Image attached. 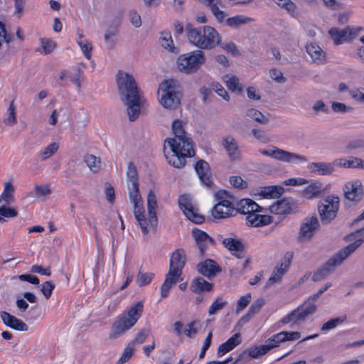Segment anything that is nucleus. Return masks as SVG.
<instances>
[{
  "instance_id": "1",
  "label": "nucleus",
  "mask_w": 364,
  "mask_h": 364,
  "mask_svg": "<svg viewBox=\"0 0 364 364\" xmlns=\"http://www.w3.org/2000/svg\"><path fill=\"white\" fill-rule=\"evenodd\" d=\"M174 138L165 140L164 155L168 163L177 168L186 165V158L195 155L193 140L188 137L184 129L173 131Z\"/></svg>"
},
{
  "instance_id": "2",
  "label": "nucleus",
  "mask_w": 364,
  "mask_h": 364,
  "mask_svg": "<svg viewBox=\"0 0 364 364\" xmlns=\"http://www.w3.org/2000/svg\"><path fill=\"white\" fill-rule=\"evenodd\" d=\"M118 92L122 102L127 106L129 119L135 121L141 111L140 96L134 76L119 70L116 76Z\"/></svg>"
},
{
  "instance_id": "3",
  "label": "nucleus",
  "mask_w": 364,
  "mask_h": 364,
  "mask_svg": "<svg viewBox=\"0 0 364 364\" xmlns=\"http://www.w3.org/2000/svg\"><path fill=\"white\" fill-rule=\"evenodd\" d=\"M185 29L190 43L199 50H212L220 44V35L213 27L204 26L196 28L188 23Z\"/></svg>"
},
{
  "instance_id": "4",
  "label": "nucleus",
  "mask_w": 364,
  "mask_h": 364,
  "mask_svg": "<svg viewBox=\"0 0 364 364\" xmlns=\"http://www.w3.org/2000/svg\"><path fill=\"white\" fill-rule=\"evenodd\" d=\"M161 92L159 102L165 109L174 110L179 107L182 93L180 87L173 80H164L159 87Z\"/></svg>"
},
{
  "instance_id": "5",
  "label": "nucleus",
  "mask_w": 364,
  "mask_h": 364,
  "mask_svg": "<svg viewBox=\"0 0 364 364\" xmlns=\"http://www.w3.org/2000/svg\"><path fill=\"white\" fill-rule=\"evenodd\" d=\"M205 53L201 50H196L180 55L177 59L178 70L186 74L196 73L205 63Z\"/></svg>"
},
{
  "instance_id": "6",
  "label": "nucleus",
  "mask_w": 364,
  "mask_h": 364,
  "mask_svg": "<svg viewBox=\"0 0 364 364\" xmlns=\"http://www.w3.org/2000/svg\"><path fill=\"white\" fill-rule=\"evenodd\" d=\"M215 197L218 203L211 210V215L215 219H225L237 215L234 205L228 200L230 196L227 191L220 190Z\"/></svg>"
},
{
  "instance_id": "7",
  "label": "nucleus",
  "mask_w": 364,
  "mask_h": 364,
  "mask_svg": "<svg viewBox=\"0 0 364 364\" xmlns=\"http://www.w3.org/2000/svg\"><path fill=\"white\" fill-rule=\"evenodd\" d=\"M340 199L338 196H329L318 203V211L321 221L327 224L333 220L338 213Z\"/></svg>"
},
{
  "instance_id": "8",
  "label": "nucleus",
  "mask_w": 364,
  "mask_h": 364,
  "mask_svg": "<svg viewBox=\"0 0 364 364\" xmlns=\"http://www.w3.org/2000/svg\"><path fill=\"white\" fill-rule=\"evenodd\" d=\"M259 152L264 156L272 157L276 160L285 163L292 164L296 161L307 162L308 159L304 155H300L294 152L285 151L284 149L273 147V149H259Z\"/></svg>"
},
{
  "instance_id": "9",
  "label": "nucleus",
  "mask_w": 364,
  "mask_h": 364,
  "mask_svg": "<svg viewBox=\"0 0 364 364\" xmlns=\"http://www.w3.org/2000/svg\"><path fill=\"white\" fill-rule=\"evenodd\" d=\"M364 237L355 240L348 246L338 252L333 257L330 258L323 265V270L331 272L335 267L340 264L346 257L353 253L363 242Z\"/></svg>"
},
{
  "instance_id": "10",
  "label": "nucleus",
  "mask_w": 364,
  "mask_h": 364,
  "mask_svg": "<svg viewBox=\"0 0 364 364\" xmlns=\"http://www.w3.org/2000/svg\"><path fill=\"white\" fill-rule=\"evenodd\" d=\"M178 205L186 217L191 221L196 224H200L204 221V217L195 211L192 198L188 195L183 194L179 197Z\"/></svg>"
},
{
  "instance_id": "11",
  "label": "nucleus",
  "mask_w": 364,
  "mask_h": 364,
  "mask_svg": "<svg viewBox=\"0 0 364 364\" xmlns=\"http://www.w3.org/2000/svg\"><path fill=\"white\" fill-rule=\"evenodd\" d=\"M344 196L349 202L358 204L360 202L364 196V191L360 181L348 182L343 186Z\"/></svg>"
},
{
  "instance_id": "12",
  "label": "nucleus",
  "mask_w": 364,
  "mask_h": 364,
  "mask_svg": "<svg viewBox=\"0 0 364 364\" xmlns=\"http://www.w3.org/2000/svg\"><path fill=\"white\" fill-rule=\"evenodd\" d=\"M318 227L319 222L316 215L306 218L300 228L299 240L300 241L309 240Z\"/></svg>"
},
{
  "instance_id": "13",
  "label": "nucleus",
  "mask_w": 364,
  "mask_h": 364,
  "mask_svg": "<svg viewBox=\"0 0 364 364\" xmlns=\"http://www.w3.org/2000/svg\"><path fill=\"white\" fill-rule=\"evenodd\" d=\"M328 33L333 40L335 44L338 45L344 41L354 38L358 33L357 29L350 28L347 26L344 29L340 30L337 28H331Z\"/></svg>"
},
{
  "instance_id": "14",
  "label": "nucleus",
  "mask_w": 364,
  "mask_h": 364,
  "mask_svg": "<svg viewBox=\"0 0 364 364\" xmlns=\"http://www.w3.org/2000/svg\"><path fill=\"white\" fill-rule=\"evenodd\" d=\"M194 168L200 181L205 186L211 187L213 185L212 174L208 163L200 159L196 163Z\"/></svg>"
},
{
  "instance_id": "15",
  "label": "nucleus",
  "mask_w": 364,
  "mask_h": 364,
  "mask_svg": "<svg viewBox=\"0 0 364 364\" xmlns=\"http://www.w3.org/2000/svg\"><path fill=\"white\" fill-rule=\"evenodd\" d=\"M186 261L183 250H176L171 256L168 273H181Z\"/></svg>"
},
{
  "instance_id": "16",
  "label": "nucleus",
  "mask_w": 364,
  "mask_h": 364,
  "mask_svg": "<svg viewBox=\"0 0 364 364\" xmlns=\"http://www.w3.org/2000/svg\"><path fill=\"white\" fill-rule=\"evenodd\" d=\"M127 177L128 179V188L129 198H134V194L139 193L138 183V173L134 163L128 164Z\"/></svg>"
},
{
  "instance_id": "17",
  "label": "nucleus",
  "mask_w": 364,
  "mask_h": 364,
  "mask_svg": "<svg viewBox=\"0 0 364 364\" xmlns=\"http://www.w3.org/2000/svg\"><path fill=\"white\" fill-rule=\"evenodd\" d=\"M295 208V204L291 198H283L277 200L269 207L272 213L287 215L290 214Z\"/></svg>"
},
{
  "instance_id": "18",
  "label": "nucleus",
  "mask_w": 364,
  "mask_h": 364,
  "mask_svg": "<svg viewBox=\"0 0 364 364\" xmlns=\"http://www.w3.org/2000/svg\"><path fill=\"white\" fill-rule=\"evenodd\" d=\"M0 316L4 324L14 330L20 331L28 330V326L26 323L6 311H1Z\"/></svg>"
},
{
  "instance_id": "19",
  "label": "nucleus",
  "mask_w": 364,
  "mask_h": 364,
  "mask_svg": "<svg viewBox=\"0 0 364 364\" xmlns=\"http://www.w3.org/2000/svg\"><path fill=\"white\" fill-rule=\"evenodd\" d=\"M235 210L237 211V214L241 213L249 215L253 212H261L262 208L252 199L243 198L237 203Z\"/></svg>"
},
{
  "instance_id": "20",
  "label": "nucleus",
  "mask_w": 364,
  "mask_h": 364,
  "mask_svg": "<svg viewBox=\"0 0 364 364\" xmlns=\"http://www.w3.org/2000/svg\"><path fill=\"white\" fill-rule=\"evenodd\" d=\"M132 326V323L125 319V317L120 316L113 323L109 338L110 339H115L124 334Z\"/></svg>"
},
{
  "instance_id": "21",
  "label": "nucleus",
  "mask_w": 364,
  "mask_h": 364,
  "mask_svg": "<svg viewBox=\"0 0 364 364\" xmlns=\"http://www.w3.org/2000/svg\"><path fill=\"white\" fill-rule=\"evenodd\" d=\"M157 208L156 196L153 191H150L147 196V208L149 213V221L154 231L156 230L158 219L156 209Z\"/></svg>"
},
{
  "instance_id": "22",
  "label": "nucleus",
  "mask_w": 364,
  "mask_h": 364,
  "mask_svg": "<svg viewBox=\"0 0 364 364\" xmlns=\"http://www.w3.org/2000/svg\"><path fill=\"white\" fill-rule=\"evenodd\" d=\"M222 145L231 160L235 161L240 159V154L238 143L232 136L224 137L222 140Z\"/></svg>"
},
{
  "instance_id": "23",
  "label": "nucleus",
  "mask_w": 364,
  "mask_h": 364,
  "mask_svg": "<svg viewBox=\"0 0 364 364\" xmlns=\"http://www.w3.org/2000/svg\"><path fill=\"white\" fill-rule=\"evenodd\" d=\"M192 235L198 247L201 254L204 252L208 245H213L214 240L205 232L195 228L192 230Z\"/></svg>"
},
{
  "instance_id": "24",
  "label": "nucleus",
  "mask_w": 364,
  "mask_h": 364,
  "mask_svg": "<svg viewBox=\"0 0 364 364\" xmlns=\"http://www.w3.org/2000/svg\"><path fill=\"white\" fill-rule=\"evenodd\" d=\"M306 53L309 55L314 63L321 65L326 60V53L315 43H311L306 46Z\"/></svg>"
},
{
  "instance_id": "25",
  "label": "nucleus",
  "mask_w": 364,
  "mask_h": 364,
  "mask_svg": "<svg viewBox=\"0 0 364 364\" xmlns=\"http://www.w3.org/2000/svg\"><path fill=\"white\" fill-rule=\"evenodd\" d=\"M257 212H253L247 216V224L250 227H259L267 225L272 222V218L267 215L257 214Z\"/></svg>"
},
{
  "instance_id": "26",
  "label": "nucleus",
  "mask_w": 364,
  "mask_h": 364,
  "mask_svg": "<svg viewBox=\"0 0 364 364\" xmlns=\"http://www.w3.org/2000/svg\"><path fill=\"white\" fill-rule=\"evenodd\" d=\"M240 333H235L227 341L220 344L218 348L217 355L221 357L226 353L234 349L241 343Z\"/></svg>"
},
{
  "instance_id": "27",
  "label": "nucleus",
  "mask_w": 364,
  "mask_h": 364,
  "mask_svg": "<svg viewBox=\"0 0 364 364\" xmlns=\"http://www.w3.org/2000/svg\"><path fill=\"white\" fill-rule=\"evenodd\" d=\"M336 165L333 163H310L308 165L309 169L314 173H318L320 175H331L334 171Z\"/></svg>"
},
{
  "instance_id": "28",
  "label": "nucleus",
  "mask_w": 364,
  "mask_h": 364,
  "mask_svg": "<svg viewBox=\"0 0 364 364\" xmlns=\"http://www.w3.org/2000/svg\"><path fill=\"white\" fill-rule=\"evenodd\" d=\"M143 309V302L138 301L128 310L127 315L122 316L125 317V319H127L134 326L141 317Z\"/></svg>"
},
{
  "instance_id": "29",
  "label": "nucleus",
  "mask_w": 364,
  "mask_h": 364,
  "mask_svg": "<svg viewBox=\"0 0 364 364\" xmlns=\"http://www.w3.org/2000/svg\"><path fill=\"white\" fill-rule=\"evenodd\" d=\"M213 285L206 282L202 277L194 279L190 286V290L196 294H200L205 291H211Z\"/></svg>"
},
{
  "instance_id": "30",
  "label": "nucleus",
  "mask_w": 364,
  "mask_h": 364,
  "mask_svg": "<svg viewBox=\"0 0 364 364\" xmlns=\"http://www.w3.org/2000/svg\"><path fill=\"white\" fill-rule=\"evenodd\" d=\"M198 273H218L222 271L217 262L211 259H207L197 265Z\"/></svg>"
},
{
  "instance_id": "31",
  "label": "nucleus",
  "mask_w": 364,
  "mask_h": 364,
  "mask_svg": "<svg viewBox=\"0 0 364 364\" xmlns=\"http://www.w3.org/2000/svg\"><path fill=\"white\" fill-rule=\"evenodd\" d=\"M223 244L224 246L228 248L231 252H237L238 254H235V255L238 258H242V253L244 250L245 246L242 243L240 240L232 237L225 238L223 240Z\"/></svg>"
},
{
  "instance_id": "32",
  "label": "nucleus",
  "mask_w": 364,
  "mask_h": 364,
  "mask_svg": "<svg viewBox=\"0 0 364 364\" xmlns=\"http://www.w3.org/2000/svg\"><path fill=\"white\" fill-rule=\"evenodd\" d=\"M181 274H168L164 284L161 287V296L165 298L168 296L169 290L177 282L183 280L181 277Z\"/></svg>"
},
{
  "instance_id": "33",
  "label": "nucleus",
  "mask_w": 364,
  "mask_h": 364,
  "mask_svg": "<svg viewBox=\"0 0 364 364\" xmlns=\"http://www.w3.org/2000/svg\"><path fill=\"white\" fill-rule=\"evenodd\" d=\"M306 317L307 316L303 311L302 308H300L299 306L297 309L293 310L291 313H289L288 315L284 316L281 320V323H282L284 324L288 323L290 321H294V323H297V322L304 321Z\"/></svg>"
},
{
  "instance_id": "34",
  "label": "nucleus",
  "mask_w": 364,
  "mask_h": 364,
  "mask_svg": "<svg viewBox=\"0 0 364 364\" xmlns=\"http://www.w3.org/2000/svg\"><path fill=\"white\" fill-rule=\"evenodd\" d=\"M320 295L318 293L309 296L301 306L300 308H302L303 311L309 316V315L313 314L317 308V306L315 301L318 299Z\"/></svg>"
},
{
  "instance_id": "35",
  "label": "nucleus",
  "mask_w": 364,
  "mask_h": 364,
  "mask_svg": "<svg viewBox=\"0 0 364 364\" xmlns=\"http://www.w3.org/2000/svg\"><path fill=\"white\" fill-rule=\"evenodd\" d=\"M283 193L284 188L282 186H272L262 188L259 194L265 198H276Z\"/></svg>"
},
{
  "instance_id": "36",
  "label": "nucleus",
  "mask_w": 364,
  "mask_h": 364,
  "mask_svg": "<svg viewBox=\"0 0 364 364\" xmlns=\"http://www.w3.org/2000/svg\"><path fill=\"white\" fill-rule=\"evenodd\" d=\"M134 198H129L130 201L134 206V216L136 220H139L144 218V209L142 205V200L140 193L134 194Z\"/></svg>"
},
{
  "instance_id": "37",
  "label": "nucleus",
  "mask_w": 364,
  "mask_h": 364,
  "mask_svg": "<svg viewBox=\"0 0 364 364\" xmlns=\"http://www.w3.org/2000/svg\"><path fill=\"white\" fill-rule=\"evenodd\" d=\"M275 348V345L272 344H265L259 346H255V348H249L248 351L250 353L251 358H258L259 356L265 355L270 350Z\"/></svg>"
},
{
  "instance_id": "38",
  "label": "nucleus",
  "mask_w": 364,
  "mask_h": 364,
  "mask_svg": "<svg viewBox=\"0 0 364 364\" xmlns=\"http://www.w3.org/2000/svg\"><path fill=\"white\" fill-rule=\"evenodd\" d=\"M84 161L89 169L93 173H97L100 168L101 161L93 154H86L84 157Z\"/></svg>"
},
{
  "instance_id": "39",
  "label": "nucleus",
  "mask_w": 364,
  "mask_h": 364,
  "mask_svg": "<svg viewBox=\"0 0 364 364\" xmlns=\"http://www.w3.org/2000/svg\"><path fill=\"white\" fill-rule=\"evenodd\" d=\"M346 318H346V315H343L341 316L331 318L330 320L325 322L322 325V326L321 328V331L323 332H326L329 330L333 329V328H336L338 326L343 323L344 321H346Z\"/></svg>"
},
{
  "instance_id": "40",
  "label": "nucleus",
  "mask_w": 364,
  "mask_h": 364,
  "mask_svg": "<svg viewBox=\"0 0 364 364\" xmlns=\"http://www.w3.org/2000/svg\"><path fill=\"white\" fill-rule=\"evenodd\" d=\"M252 21V18L249 17L237 15L231 18H228L226 21V23L229 26L234 28H237L241 25L250 23Z\"/></svg>"
},
{
  "instance_id": "41",
  "label": "nucleus",
  "mask_w": 364,
  "mask_h": 364,
  "mask_svg": "<svg viewBox=\"0 0 364 364\" xmlns=\"http://www.w3.org/2000/svg\"><path fill=\"white\" fill-rule=\"evenodd\" d=\"M160 45L168 50V51H174L176 48L173 46V42L171 38V35L169 32L163 31L161 33V37L159 38Z\"/></svg>"
},
{
  "instance_id": "42",
  "label": "nucleus",
  "mask_w": 364,
  "mask_h": 364,
  "mask_svg": "<svg viewBox=\"0 0 364 364\" xmlns=\"http://www.w3.org/2000/svg\"><path fill=\"white\" fill-rule=\"evenodd\" d=\"M321 193V183L315 182L306 187L304 193L307 198H312L318 196Z\"/></svg>"
},
{
  "instance_id": "43",
  "label": "nucleus",
  "mask_w": 364,
  "mask_h": 364,
  "mask_svg": "<svg viewBox=\"0 0 364 364\" xmlns=\"http://www.w3.org/2000/svg\"><path fill=\"white\" fill-rule=\"evenodd\" d=\"M4 123L8 126H14L17 123L16 105L14 100L10 102L7 117L4 119Z\"/></svg>"
},
{
  "instance_id": "44",
  "label": "nucleus",
  "mask_w": 364,
  "mask_h": 364,
  "mask_svg": "<svg viewBox=\"0 0 364 364\" xmlns=\"http://www.w3.org/2000/svg\"><path fill=\"white\" fill-rule=\"evenodd\" d=\"M15 188L11 181L4 183V191L1 196L2 200L8 204L14 202V198L13 194Z\"/></svg>"
},
{
  "instance_id": "45",
  "label": "nucleus",
  "mask_w": 364,
  "mask_h": 364,
  "mask_svg": "<svg viewBox=\"0 0 364 364\" xmlns=\"http://www.w3.org/2000/svg\"><path fill=\"white\" fill-rule=\"evenodd\" d=\"M246 115L253 120L263 124H267L269 122V119L267 117H265L260 111L254 108L248 109L246 111Z\"/></svg>"
},
{
  "instance_id": "46",
  "label": "nucleus",
  "mask_w": 364,
  "mask_h": 364,
  "mask_svg": "<svg viewBox=\"0 0 364 364\" xmlns=\"http://www.w3.org/2000/svg\"><path fill=\"white\" fill-rule=\"evenodd\" d=\"M356 157L349 156L347 159H338L333 161V164L336 166L343 168H356Z\"/></svg>"
},
{
  "instance_id": "47",
  "label": "nucleus",
  "mask_w": 364,
  "mask_h": 364,
  "mask_svg": "<svg viewBox=\"0 0 364 364\" xmlns=\"http://www.w3.org/2000/svg\"><path fill=\"white\" fill-rule=\"evenodd\" d=\"M59 149V144L56 142L50 144L48 146L45 147L41 151V156L42 160H46L53 155H54Z\"/></svg>"
},
{
  "instance_id": "48",
  "label": "nucleus",
  "mask_w": 364,
  "mask_h": 364,
  "mask_svg": "<svg viewBox=\"0 0 364 364\" xmlns=\"http://www.w3.org/2000/svg\"><path fill=\"white\" fill-rule=\"evenodd\" d=\"M34 191L36 197L41 200H45L46 197L50 195L52 192L49 185H36L34 187Z\"/></svg>"
},
{
  "instance_id": "49",
  "label": "nucleus",
  "mask_w": 364,
  "mask_h": 364,
  "mask_svg": "<svg viewBox=\"0 0 364 364\" xmlns=\"http://www.w3.org/2000/svg\"><path fill=\"white\" fill-rule=\"evenodd\" d=\"M77 43L80 47L85 57L90 60L92 56V45L87 40H77Z\"/></svg>"
},
{
  "instance_id": "50",
  "label": "nucleus",
  "mask_w": 364,
  "mask_h": 364,
  "mask_svg": "<svg viewBox=\"0 0 364 364\" xmlns=\"http://www.w3.org/2000/svg\"><path fill=\"white\" fill-rule=\"evenodd\" d=\"M293 259V253L287 252L285 253L284 257L282 259L280 267L277 269V273H285L288 271L289 267Z\"/></svg>"
},
{
  "instance_id": "51",
  "label": "nucleus",
  "mask_w": 364,
  "mask_h": 364,
  "mask_svg": "<svg viewBox=\"0 0 364 364\" xmlns=\"http://www.w3.org/2000/svg\"><path fill=\"white\" fill-rule=\"evenodd\" d=\"M227 304L228 302L226 301H223L222 298L218 297L209 307L208 314L210 315L215 314L217 311L223 309Z\"/></svg>"
},
{
  "instance_id": "52",
  "label": "nucleus",
  "mask_w": 364,
  "mask_h": 364,
  "mask_svg": "<svg viewBox=\"0 0 364 364\" xmlns=\"http://www.w3.org/2000/svg\"><path fill=\"white\" fill-rule=\"evenodd\" d=\"M89 122L88 116L86 113L82 112L78 114L77 119L76 120L75 124L73 126L74 130H78L80 128L85 129Z\"/></svg>"
},
{
  "instance_id": "53",
  "label": "nucleus",
  "mask_w": 364,
  "mask_h": 364,
  "mask_svg": "<svg viewBox=\"0 0 364 364\" xmlns=\"http://www.w3.org/2000/svg\"><path fill=\"white\" fill-rule=\"evenodd\" d=\"M227 86L230 90L233 92H240L242 90V87L240 85L239 79L235 76H230L227 80Z\"/></svg>"
},
{
  "instance_id": "54",
  "label": "nucleus",
  "mask_w": 364,
  "mask_h": 364,
  "mask_svg": "<svg viewBox=\"0 0 364 364\" xmlns=\"http://www.w3.org/2000/svg\"><path fill=\"white\" fill-rule=\"evenodd\" d=\"M151 331L148 328H143L140 331L138 332L136 338L130 342V344L137 343L141 344L145 342L148 336H149Z\"/></svg>"
},
{
  "instance_id": "55",
  "label": "nucleus",
  "mask_w": 364,
  "mask_h": 364,
  "mask_svg": "<svg viewBox=\"0 0 364 364\" xmlns=\"http://www.w3.org/2000/svg\"><path fill=\"white\" fill-rule=\"evenodd\" d=\"M218 46H220L223 49L225 50L227 52L231 53L233 56H238L240 54L236 45L233 42L222 43L220 41V44Z\"/></svg>"
},
{
  "instance_id": "56",
  "label": "nucleus",
  "mask_w": 364,
  "mask_h": 364,
  "mask_svg": "<svg viewBox=\"0 0 364 364\" xmlns=\"http://www.w3.org/2000/svg\"><path fill=\"white\" fill-rule=\"evenodd\" d=\"M285 336H287L286 333H284V331H282L279 333L273 335L271 338H269L267 341L266 344L275 345V347H277L280 343L286 341Z\"/></svg>"
},
{
  "instance_id": "57",
  "label": "nucleus",
  "mask_w": 364,
  "mask_h": 364,
  "mask_svg": "<svg viewBox=\"0 0 364 364\" xmlns=\"http://www.w3.org/2000/svg\"><path fill=\"white\" fill-rule=\"evenodd\" d=\"M132 345L129 343L124 349L121 358L117 361V364H123L131 358L134 352V348Z\"/></svg>"
},
{
  "instance_id": "58",
  "label": "nucleus",
  "mask_w": 364,
  "mask_h": 364,
  "mask_svg": "<svg viewBox=\"0 0 364 364\" xmlns=\"http://www.w3.org/2000/svg\"><path fill=\"white\" fill-rule=\"evenodd\" d=\"M279 6L286 9L289 13H294L296 5L291 0H273Z\"/></svg>"
},
{
  "instance_id": "59",
  "label": "nucleus",
  "mask_w": 364,
  "mask_h": 364,
  "mask_svg": "<svg viewBox=\"0 0 364 364\" xmlns=\"http://www.w3.org/2000/svg\"><path fill=\"white\" fill-rule=\"evenodd\" d=\"M251 294L248 293L241 296L237 303L236 311L239 312L247 306L251 301Z\"/></svg>"
},
{
  "instance_id": "60",
  "label": "nucleus",
  "mask_w": 364,
  "mask_h": 364,
  "mask_svg": "<svg viewBox=\"0 0 364 364\" xmlns=\"http://www.w3.org/2000/svg\"><path fill=\"white\" fill-rule=\"evenodd\" d=\"M312 110L314 115H317L319 112L328 113V108L326 105L322 100L316 101L313 106Z\"/></svg>"
},
{
  "instance_id": "61",
  "label": "nucleus",
  "mask_w": 364,
  "mask_h": 364,
  "mask_svg": "<svg viewBox=\"0 0 364 364\" xmlns=\"http://www.w3.org/2000/svg\"><path fill=\"white\" fill-rule=\"evenodd\" d=\"M231 185L237 188L245 189L247 187V183L240 176H231L230 178Z\"/></svg>"
},
{
  "instance_id": "62",
  "label": "nucleus",
  "mask_w": 364,
  "mask_h": 364,
  "mask_svg": "<svg viewBox=\"0 0 364 364\" xmlns=\"http://www.w3.org/2000/svg\"><path fill=\"white\" fill-rule=\"evenodd\" d=\"M0 215L4 218H14L18 215V211L6 205L0 207Z\"/></svg>"
},
{
  "instance_id": "63",
  "label": "nucleus",
  "mask_w": 364,
  "mask_h": 364,
  "mask_svg": "<svg viewBox=\"0 0 364 364\" xmlns=\"http://www.w3.org/2000/svg\"><path fill=\"white\" fill-rule=\"evenodd\" d=\"M54 288L55 284L50 281H47L41 285V291L46 299H49Z\"/></svg>"
},
{
  "instance_id": "64",
  "label": "nucleus",
  "mask_w": 364,
  "mask_h": 364,
  "mask_svg": "<svg viewBox=\"0 0 364 364\" xmlns=\"http://www.w3.org/2000/svg\"><path fill=\"white\" fill-rule=\"evenodd\" d=\"M350 95L355 100L364 104V88L360 87L350 91Z\"/></svg>"
}]
</instances>
